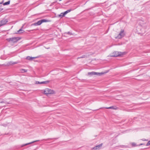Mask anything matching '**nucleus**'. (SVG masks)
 I'll return each instance as SVG.
<instances>
[{"instance_id":"1","label":"nucleus","mask_w":150,"mask_h":150,"mask_svg":"<svg viewBox=\"0 0 150 150\" xmlns=\"http://www.w3.org/2000/svg\"><path fill=\"white\" fill-rule=\"evenodd\" d=\"M21 39V38L19 37H16L8 38H7L6 40L8 42H12L13 43H16L19 40Z\"/></svg>"},{"instance_id":"2","label":"nucleus","mask_w":150,"mask_h":150,"mask_svg":"<svg viewBox=\"0 0 150 150\" xmlns=\"http://www.w3.org/2000/svg\"><path fill=\"white\" fill-rule=\"evenodd\" d=\"M125 54V52H120L115 51L114 52L112 57H117L118 56H121Z\"/></svg>"},{"instance_id":"3","label":"nucleus","mask_w":150,"mask_h":150,"mask_svg":"<svg viewBox=\"0 0 150 150\" xmlns=\"http://www.w3.org/2000/svg\"><path fill=\"white\" fill-rule=\"evenodd\" d=\"M124 36V30H121L120 33L118 34L117 36L115 37L116 39H120L123 37Z\"/></svg>"},{"instance_id":"4","label":"nucleus","mask_w":150,"mask_h":150,"mask_svg":"<svg viewBox=\"0 0 150 150\" xmlns=\"http://www.w3.org/2000/svg\"><path fill=\"white\" fill-rule=\"evenodd\" d=\"M54 91L49 88H47L44 91V93L45 94L47 95L53 93Z\"/></svg>"},{"instance_id":"5","label":"nucleus","mask_w":150,"mask_h":150,"mask_svg":"<svg viewBox=\"0 0 150 150\" xmlns=\"http://www.w3.org/2000/svg\"><path fill=\"white\" fill-rule=\"evenodd\" d=\"M105 73L104 72H102L101 73H97L96 72H89L88 73V75H90L91 76H92L93 75H100L102 74H104Z\"/></svg>"},{"instance_id":"6","label":"nucleus","mask_w":150,"mask_h":150,"mask_svg":"<svg viewBox=\"0 0 150 150\" xmlns=\"http://www.w3.org/2000/svg\"><path fill=\"white\" fill-rule=\"evenodd\" d=\"M8 22L7 19L4 18L0 21V27L6 24Z\"/></svg>"},{"instance_id":"7","label":"nucleus","mask_w":150,"mask_h":150,"mask_svg":"<svg viewBox=\"0 0 150 150\" xmlns=\"http://www.w3.org/2000/svg\"><path fill=\"white\" fill-rule=\"evenodd\" d=\"M103 145V143H101L100 144L96 146L95 147H93L92 148V149H94V150H97L100 149Z\"/></svg>"},{"instance_id":"8","label":"nucleus","mask_w":150,"mask_h":150,"mask_svg":"<svg viewBox=\"0 0 150 150\" xmlns=\"http://www.w3.org/2000/svg\"><path fill=\"white\" fill-rule=\"evenodd\" d=\"M50 82V81L47 80L46 81L39 82L38 81H36V84H47Z\"/></svg>"},{"instance_id":"9","label":"nucleus","mask_w":150,"mask_h":150,"mask_svg":"<svg viewBox=\"0 0 150 150\" xmlns=\"http://www.w3.org/2000/svg\"><path fill=\"white\" fill-rule=\"evenodd\" d=\"M41 20L38 21L37 23H35L31 25L38 26L42 24Z\"/></svg>"},{"instance_id":"10","label":"nucleus","mask_w":150,"mask_h":150,"mask_svg":"<svg viewBox=\"0 0 150 150\" xmlns=\"http://www.w3.org/2000/svg\"><path fill=\"white\" fill-rule=\"evenodd\" d=\"M39 141V140H36V141H34L31 142H30V143H26V144H22V145H21V147H23L24 146H26V145H28L29 144H32V143H34V142H38Z\"/></svg>"},{"instance_id":"11","label":"nucleus","mask_w":150,"mask_h":150,"mask_svg":"<svg viewBox=\"0 0 150 150\" xmlns=\"http://www.w3.org/2000/svg\"><path fill=\"white\" fill-rule=\"evenodd\" d=\"M105 108L106 109H112L114 110H117L118 108L116 106H111L109 107H107Z\"/></svg>"},{"instance_id":"12","label":"nucleus","mask_w":150,"mask_h":150,"mask_svg":"<svg viewBox=\"0 0 150 150\" xmlns=\"http://www.w3.org/2000/svg\"><path fill=\"white\" fill-rule=\"evenodd\" d=\"M36 57H31L30 56H28L26 57V59L30 61L32 60L34 58H36Z\"/></svg>"},{"instance_id":"13","label":"nucleus","mask_w":150,"mask_h":150,"mask_svg":"<svg viewBox=\"0 0 150 150\" xmlns=\"http://www.w3.org/2000/svg\"><path fill=\"white\" fill-rule=\"evenodd\" d=\"M72 10H72L71 9H70L67 10V11L63 12L64 14V15H66L68 13L71 12Z\"/></svg>"},{"instance_id":"14","label":"nucleus","mask_w":150,"mask_h":150,"mask_svg":"<svg viewBox=\"0 0 150 150\" xmlns=\"http://www.w3.org/2000/svg\"><path fill=\"white\" fill-rule=\"evenodd\" d=\"M41 20L42 23L44 22H48L49 21L48 20L45 19H42Z\"/></svg>"},{"instance_id":"15","label":"nucleus","mask_w":150,"mask_h":150,"mask_svg":"<svg viewBox=\"0 0 150 150\" xmlns=\"http://www.w3.org/2000/svg\"><path fill=\"white\" fill-rule=\"evenodd\" d=\"M23 31H24V30H23L21 29H19V30H18L17 31V33H23Z\"/></svg>"},{"instance_id":"16","label":"nucleus","mask_w":150,"mask_h":150,"mask_svg":"<svg viewBox=\"0 0 150 150\" xmlns=\"http://www.w3.org/2000/svg\"><path fill=\"white\" fill-rule=\"evenodd\" d=\"M10 1H8L7 2H6L3 4V5L4 6L10 4Z\"/></svg>"},{"instance_id":"17","label":"nucleus","mask_w":150,"mask_h":150,"mask_svg":"<svg viewBox=\"0 0 150 150\" xmlns=\"http://www.w3.org/2000/svg\"><path fill=\"white\" fill-rule=\"evenodd\" d=\"M64 13L63 12H62V13H61L59 15V17H60L61 18H62L64 16H65V15H64Z\"/></svg>"},{"instance_id":"18","label":"nucleus","mask_w":150,"mask_h":150,"mask_svg":"<svg viewBox=\"0 0 150 150\" xmlns=\"http://www.w3.org/2000/svg\"><path fill=\"white\" fill-rule=\"evenodd\" d=\"M87 56H86L85 55H83L82 56L79 57L77 58L78 59H80V58H86Z\"/></svg>"},{"instance_id":"19","label":"nucleus","mask_w":150,"mask_h":150,"mask_svg":"<svg viewBox=\"0 0 150 150\" xmlns=\"http://www.w3.org/2000/svg\"><path fill=\"white\" fill-rule=\"evenodd\" d=\"M21 71H21V72H26L27 71V70L25 69H21Z\"/></svg>"},{"instance_id":"20","label":"nucleus","mask_w":150,"mask_h":150,"mask_svg":"<svg viewBox=\"0 0 150 150\" xmlns=\"http://www.w3.org/2000/svg\"><path fill=\"white\" fill-rule=\"evenodd\" d=\"M132 145L133 146H135L136 145V144L134 143H132Z\"/></svg>"},{"instance_id":"21","label":"nucleus","mask_w":150,"mask_h":150,"mask_svg":"<svg viewBox=\"0 0 150 150\" xmlns=\"http://www.w3.org/2000/svg\"><path fill=\"white\" fill-rule=\"evenodd\" d=\"M150 145V140L147 143L146 145L147 146Z\"/></svg>"},{"instance_id":"22","label":"nucleus","mask_w":150,"mask_h":150,"mask_svg":"<svg viewBox=\"0 0 150 150\" xmlns=\"http://www.w3.org/2000/svg\"><path fill=\"white\" fill-rule=\"evenodd\" d=\"M67 33L69 35H72V33L69 32H67Z\"/></svg>"},{"instance_id":"23","label":"nucleus","mask_w":150,"mask_h":150,"mask_svg":"<svg viewBox=\"0 0 150 150\" xmlns=\"http://www.w3.org/2000/svg\"><path fill=\"white\" fill-rule=\"evenodd\" d=\"M2 125H3V126H4L5 127H6L7 126V125L6 124H3Z\"/></svg>"},{"instance_id":"24","label":"nucleus","mask_w":150,"mask_h":150,"mask_svg":"<svg viewBox=\"0 0 150 150\" xmlns=\"http://www.w3.org/2000/svg\"><path fill=\"white\" fill-rule=\"evenodd\" d=\"M3 8H0V12L3 10Z\"/></svg>"},{"instance_id":"25","label":"nucleus","mask_w":150,"mask_h":150,"mask_svg":"<svg viewBox=\"0 0 150 150\" xmlns=\"http://www.w3.org/2000/svg\"><path fill=\"white\" fill-rule=\"evenodd\" d=\"M44 139V140H45V141H47V140H48L49 139Z\"/></svg>"},{"instance_id":"26","label":"nucleus","mask_w":150,"mask_h":150,"mask_svg":"<svg viewBox=\"0 0 150 150\" xmlns=\"http://www.w3.org/2000/svg\"><path fill=\"white\" fill-rule=\"evenodd\" d=\"M16 62H14L13 63H12V64H16Z\"/></svg>"},{"instance_id":"27","label":"nucleus","mask_w":150,"mask_h":150,"mask_svg":"<svg viewBox=\"0 0 150 150\" xmlns=\"http://www.w3.org/2000/svg\"><path fill=\"white\" fill-rule=\"evenodd\" d=\"M3 1H2V2H0V4H2L3 3Z\"/></svg>"},{"instance_id":"28","label":"nucleus","mask_w":150,"mask_h":150,"mask_svg":"<svg viewBox=\"0 0 150 150\" xmlns=\"http://www.w3.org/2000/svg\"><path fill=\"white\" fill-rule=\"evenodd\" d=\"M4 103V102L3 101H1V102H0V103Z\"/></svg>"},{"instance_id":"29","label":"nucleus","mask_w":150,"mask_h":150,"mask_svg":"<svg viewBox=\"0 0 150 150\" xmlns=\"http://www.w3.org/2000/svg\"><path fill=\"white\" fill-rule=\"evenodd\" d=\"M62 0H59V1H62Z\"/></svg>"},{"instance_id":"30","label":"nucleus","mask_w":150,"mask_h":150,"mask_svg":"<svg viewBox=\"0 0 150 150\" xmlns=\"http://www.w3.org/2000/svg\"><path fill=\"white\" fill-rule=\"evenodd\" d=\"M142 144H140V145H142Z\"/></svg>"}]
</instances>
